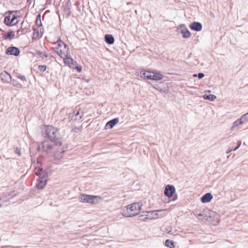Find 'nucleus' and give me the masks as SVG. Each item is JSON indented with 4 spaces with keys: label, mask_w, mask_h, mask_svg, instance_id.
Masks as SVG:
<instances>
[{
    "label": "nucleus",
    "mask_w": 248,
    "mask_h": 248,
    "mask_svg": "<svg viewBox=\"0 0 248 248\" xmlns=\"http://www.w3.org/2000/svg\"><path fill=\"white\" fill-rule=\"evenodd\" d=\"M43 133L45 138H47L51 141L55 142L56 145H62L59 131L57 128L52 125L45 126Z\"/></svg>",
    "instance_id": "1"
},
{
    "label": "nucleus",
    "mask_w": 248,
    "mask_h": 248,
    "mask_svg": "<svg viewBox=\"0 0 248 248\" xmlns=\"http://www.w3.org/2000/svg\"><path fill=\"white\" fill-rule=\"evenodd\" d=\"M126 211L124 210L123 215L125 217H133L138 215V213L130 214L128 212V209L131 211H139L141 210V205L140 203L135 202L126 206Z\"/></svg>",
    "instance_id": "2"
},
{
    "label": "nucleus",
    "mask_w": 248,
    "mask_h": 248,
    "mask_svg": "<svg viewBox=\"0 0 248 248\" xmlns=\"http://www.w3.org/2000/svg\"><path fill=\"white\" fill-rule=\"evenodd\" d=\"M98 198L96 196L81 194L79 197V201L84 203L96 204L98 202Z\"/></svg>",
    "instance_id": "3"
},
{
    "label": "nucleus",
    "mask_w": 248,
    "mask_h": 248,
    "mask_svg": "<svg viewBox=\"0 0 248 248\" xmlns=\"http://www.w3.org/2000/svg\"><path fill=\"white\" fill-rule=\"evenodd\" d=\"M84 116V112L81 109L75 110L70 113L68 116L69 121H76L79 120Z\"/></svg>",
    "instance_id": "4"
},
{
    "label": "nucleus",
    "mask_w": 248,
    "mask_h": 248,
    "mask_svg": "<svg viewBox=\"0 0 248 248\" xmlns=\"http://www.w3.org/2000/svg\"><path fill=\"white\" fill-rule=\"evenodd\" d=\"M177 31L178 33L183 35L184 38H188L190 37L191 34L185 24H181L177 28Z\"/></svg>",
    "instance_id": "5"
},
{
    "label": "nucleus",
    "mask_w": 248,
    "mask_h": 248,
    "mask_svg": "<svg viewBox=\"0 0 248 248\" xmlns=\"http://www.w3.org/2000/svg\"><path fill=\"white\" fill-rule=\"evenodd\" d=\"M175 191V188L173 186L168 185L165 188L164 194L166 196L170 198L172 197Z\"/></svg>",
    "instance_id": "6"
},
{
    "label": "nucleus",
    "mask_w": 248,
    "mask_h": 248,
    "mask_svg": "<svg viewBox=\"0 0 248 248\" xmlns=\"http://www.w3.org/2000/svg\"><path fill=\"white\" fill-rule=\"evenodd\" d=\"M39 149L41 148L46 152H49L52 149V145L48 141H43L41 145L38 147Z\"/></svg>",
    "instance_id": "7"
},
{
    "label": "nucleus",
    "mask_w": 248,
    "mask_h": 248,
    "mask_svg": "<svg viewBox=\"0 0 248 248\" xmlns=\"http://www.w3.org/2000/svg\"><path fill=\"white\" fill-rule=\"evenodd\" d=\"M17 11H15V12H16ZM15 11H8L5 13V18L4 23L7 25V26H12V21L11 20L12 18V14H14Z\"/></svg>",
    "instance_id": "8"
},
{
    "label": "nucleus",
    "mask_w": 248,
    "mask_h": 248,
    "mask_svg": "<svg viewBox=\"0 0 248 248\" xmlns=\"http://www.w3.org/2000/svg\"><path fill=\"white\" fill-rule=\"evenodd\" d=\"M6 53L8 55H11L17 56L19 55L20 53V50L16 47L11 46L8 47L6 49Z\"/></svg>",
    "instance_id": "9"
},
{
    "label": "nucleus",
    "mask_w": 248,
    "mask_h": 248,
    "mask_svg": "<svg viewBox=\"0 0 248 248\" xmlns=\"http://www.w3.org/2000/svg\"><path fill=\"white\" fill-rule=\"evenodd\" d=\"M197 217L199 220L205 222H210L211 218L210 215H207L204 212L197 214Z\"/></svg>",
    "instance_id": "10"
},
{
    "label": "nucleus",
    "mask_w": 248,
    "mask_h": 248,
    "mask_svg": "<svg viewBox=\"0 0 248 248\" xmlns=\"http://www.w3.org/2000/svg\"><path fill=\"white\" fill-rule=\"evenodd\" d=\"M0 78L3 82L10 83L12 81L11 75L5 71L1 73Z\"/></svg>",
    "instance_id": "11"
},
{
    "label": "nucleus",
    "mask_w": 248,
    "mask_h": 248,
    "mask_svg": "<svg viewBox=\"0 0 248 248\" xmlns=\"http://www.w3.org/2000/svg\"><path fill=\"white\" fill-rule=\"evenodd\" d=\"M202 24L199 22H193L189 25V27L192 30L196 31H201L202 29Z\"/></svg>",
    "instance_id": "12"
},
{
    "label": "nucleus",
    "mask_w": 248,
    "mask_h": 248,
    "mask_svg": "<svg viewBox=\"0 0 248 248\" xmlns=\"http://www.w3.org/2000/svg\"><path fill=\"white\" fill-rule=\"evenodd\" d=\"M37 181L36 186L38 188L42 189L46 186L47 182L46 177L39 178Z\"/></svg>",
    "instance_id": "13"
},
{
    "label": "nucleus",
    "mask_w": 248,
    "mask_h": 248,
    "mask_svg": "<svg viewBox=\"0 0 248 248\" xmlns=\"http://www.w3.org/2000/svg\"><path fill=\"white\" fill-rule=\"evenodd\" d=\"M119 121L118 118H114L108 121L106 124V129H111L114 127Z\"/></svg>",
    "instance_id": "14"
},
{
    "label": "nucleus",
    "mask_w": 248,
    "mask_h": 248,
    "mask_svg": "<svg viewBox=\"0 0 248 248\" xmlns=\"http://www.w3.org/2000/svg\"><path fill=\"white\" fill-rule=\"evenodd\" d=\"M212 198V195L210 193H207L201 197V201L202 203H207L210 202Z\"/></svg>",
    "instance_id": "15"
},
{
    "label": "nucleus",
    "mask_w": 248,
    "mask_h": 248,
    "mask_svg": "<svg viewBox=\"0 0 248 248\" xmlns=\"http://www.w3.org/2000/svg\"><path fill=\"white\" fill-rule=\"evenodd\" d=\"M140 77L144 79H152V72L151 71H142L140 73Z\"/></svg>",
    "instance_id": "16"
},
{
    "label": "nucleus",
    "mask_w": 248,
    "mask_h": 248,
    "mask_svg": "<svg viewBox=\"0 0 248 248\" xmlns=\"http://www.w3.org/2000/svg\"><path fill=\"white\" fill-rule=\"evenodd\" d=\"M35 174L39 178L46 177L47 174L42 168H38L35 170Z\"/></svg>",
    "instance_id": "17"
},
{
    "label": "nucleus",
    "mask_w": 248,
    "mask_h": 248,
    "mask_svg": "<svg viewBox=\"0 0 248 248\" xmlns=\"http://www.w3.org/2000/svg\"><path fill=\"white\" fill-rule=\"evenodd\" d=\"M105 40L108 45H112L114 42V38L111 34H106L105 36Z\"/></svg>",
    "instance_id": "18"
},
{
    "label": "nucleus",
    "mask_w": 248,
    "mask_h": 248,
    "mask_svg": "<svg viewBox=\"0 0 248 248\" xmlns=\"http://www.w3.org/2000/svg\"><path fill=\"white\" fill-rule=\"evenodd\" d=\"M152 79L155 80H161L163 78V75L159 72H152Z\"/></svg>",
    "instance_id": "19"
},
{
    "label": "nucleus",
    "mask_w": 248,
    "mask_h": 248,
    "mask_svg": "<svg viewBox=\"0 0 248 248\" xmlns=\"http://www.w3.org/2000/svg\"><path fill=\"white\" fill-rule=\"evenodd\" d=\"M55 52L57 53L61 58H64L65 57H67L68 55H66L62 50L58 49V47H56Z\"/></svg>",
    "instance_id": "20"
},
{
    "label": "nucleus",
    "mask_w": 248,
    "mask_h": 248,
    "mask_svg": "<svg viewBox=\"0 0 248 248\" xmlns=\"http://www.w3.org/2000/svg\"><path fill=\"white\" fill-rule=\"evenodd\" d=\"M15 36L14 32L13 31H9L6 33L4 36V39L11 40Z\"/></svg>",
    "instance_id": "21"
},
{
    "label": "nucleus",
    "mask_w": 248,
    "mask_h": 248,
    "mask_svg": "<svg viewBox=\"0 0 248 248\" xmlns=\"http://www.w3.org/2000/svg\"><path fill=\"white\" fill-rule=\"evenodd\" d=\"M203 98L205 100H208L210 101H214L216 98V96L214 94L210 95H204Z\"/></svg>",
    "instance_id": "22"
},
{
    "label": "nucleus",
    "mask_w": 248,
    "mask_h": 248,
    "mask_svg": "<svg viewBox=\"0 0 248 248\" xmlns=\"http://www.w3.org/2000/svg\"><path fill=\"white\" fill-rule=\"evenodd\" d=\"M64 151L62 152H57L54 154V157L55 159L60 160L62 158L63 153Z\"/></svg>",
    "instance_id": "23"
},
{
    "label": "nucleus",
    "mask_w": 248,
    "mask_h": 248,
    "mask_svg": "<svg viewBox=\"0 0 248 248\" xmlns=\"http://www.w3.org/2000/svg\"><path fill=\"white\" fill-rule=\"evenodd\" d=\"M244 123V121H242V119L240 118L237 119L233 123V126L232 128L238 126L240 124H242Z\"/></svg>",
    "instance_id": "24"
},
{
    "label": "nucleus",
    "mask_w": 248,
    "mask_h": 248,
    "mask_svg": "<svg viewBox=\"0 0 248 248\" xmlns=\"http://www.w3.org/2000/svg\"><path fill=\"white\" fill-rule=\"evenodd\" d=\"M74 62V60L72 58L67 57L64 59V62L65 64H67L69 66H70V64H73Z\"/></svg>",
    "instance_id": "25"
},
{
    "label": "nucleus",
    "mask_w": 248,
    "mask_h": 248,
    "mask_svg": "<svg viewBox=\"0 0 248 248\" xmlns=\"http://www.w3.org/2000/svg\"><path fill=\"white\" fill-rule=\"evenodd\" d=\"M23 24L24 22L22 23V26H23ZM26 32V31H25L24 29L21 27L20 29L17 30L16 34L18 36H19L22 34H25Z\"/></svg>",
    "instance_id": "26"
},
{
    "label": "nucleus",
    "mask_w": 248,
    "mask_h": 248,
    "mask_svg": "<svg viewBox=\"0 0 248 248\" xmlns=\"http://www.w3.org/2000/svg\"><path fill=\"white\" fill-rule=\"evenodd\" d=\"M165 245L166 247H169L170 248H171L174 247V242L172 241H170L169 239L166 240Z\"/></svg>",
    "instance_id": "27"
},
{
    "label": "nucleus",
    "mask_w": 248,
    "mask_h": 248,
    "mask_svg": "<svg viewBox=\"0 0 248 248\" xmlns=\"http://www.w3.org/2000/svg\"><path fill=\"white\" fill-rule=\"evenodd\" d=\"M17 18V16L14 15V14H12L11 20L12 21V25H16L18 23V20H16Z\"/></svg>",
    "instance_id": "28"
},
{
    "label": "nucleus",
    "mask_w": 248,
    "mask_h": 248,
    "mask_svg": "<svg viewBox=\"0 0 248 248\" xmlns=\"http://www.w3.org/2000/svg\"><path fill=\"white\" fill-rule=\"evenodd\" d=\"M62 46H64V48H66L67 46L64 43L61 39L59 40L58 41V46L56 47H58V49H59V47H62Z\"/></svg>",
    "instance_id": "29"
},
{
    "label": "nucleus",
    "mask_w": 248,
    "mask_h": 248,
    "mask_svg": "<svg viewBox=\"0 0 248 248\" xmlns=\"http://www.w3.org/2000/svg\"><path fill=\"white\" fill-rule=\"evenodd\" d=\"M241 119H242V121H244V123L248 121V112L243 115Z\"/></svg>",
    "instance_id": "30"
},
{
    "label": "nucleus",
    "mask_w": 248,
    "mask_h": 248,
    "mask_svg": "<svg viewBox=\"0 0 248 248\" xmlns=\"http://www.w3.org/2000/svg\"><path fill=\"white\" fill-rule=\"evenodd\" d=\"M12 83L14 86L17 87V88H21L22 85L20 83H19L17 81L15 80V79H13L12 81Z\"/></svg>",
    "instance_id": "31"
},
{
    "label": "nucleus",
    "mask_w": 248,
    "mask_h": 248,
    "mask_svg": "<svg viewBox=\"0 0 248 248\" xmlns=\"http://www.w3.org/2000/svg\"><path fill=\"white\" fill-rule=\"evenodd\" d=\"M237 144H238V145L237 146V147H235L234 149H232L230 150L229 151H228V152H227V153L229 154V153H231L232 151H236L237 149H238V148L240 146V145L241 144V141H238Z\"/></svg>",
    "instance_id": "32"
},
{
    "label": "nucleus",
    "mask_w": 248,
    "mask_h": 248,
    "mask_svg": "<svg viewBox=\"0 0 248 248\" xmlns=\"http://www.w3.org/2000/svg\"><path fill=\"white\" fill-rule=\"evenodd\" d=\"M37 54L40 56V57L44 58H47L48 57V55L45 52H42L39 51Z\"/></svg>",
    "instance_id": "33"
},
{
    "label": "nucleus",
    "mask_w": 248,
    "mask_h": 248,
    "mask_svg": "<svg viewBox=\"0 0 248 248\" xmlns=\"http://www.w3.org/2000/svg\"><path fill=\"white\" fill-rule=\"evenodd\" d=\"M38 69L39 70L42 72H44V71H45L46 70V66L45 65H40L38 67Z\"/></svg>",
    "instance_id": "34"
},
{
    "label": "nucleus",
    "mask_w": 248,
    "mask_h": 248,
    "mask_svg": "<svg viewBox=\"0 0 248 248\" xmlns=\"http://www.w3.org/2000/svg\"><path fill=\"white\" fill-rule=\"evenodd\" d=\"M16 77L19 79H20L22 81H27V78L24 76H22L21 75H17Z\"/></svg>",
    "instance_id": "35"
},
{
    "label": "nucleus",
    "mask_w": 248,
    "mask_h": 248,
    "mask_svg": "<svg viewBox=\"0 0 248 248\" xmlns=\"http://www.w3.org/2000/svg\"><path fill=\"white\" fill-rule=\"evenodd\" d=\"M204 77V74L202 73H199L198 74V77L199 79H201Z\"/></svg>",
    "instance_id": "36"
},
{
    "label": "nucleus",
    "mask_w": 248,
    "mask_h": 248,
    "mask_svg": "<svg viewBox=\"0 0 248 248\" xmlns=\"http://www.w3.org/2000/svg\"><path fill=\"white\" fill-rule=\"evenodd\" d=\"M154 88H155L156 90H158V91H159L160 92H162V89L158 86H155L154 87Z\"/></svg>",
    "instance_id": "37"
},
{
    "label": "nucleus",
    "mask_w": 248,
    "mask_h": 248,
    "mask_svg": "<svg viewBox=\"0 0 248 248\" xmlns=\"http://www.w3.org/2000/svg\"><path fill=\"white\" fill-rule=\"evenodd\" d=\"M76 69L77 70L78 72H81L82 70V67L80 66H76Z\"/></svg>",
    "instance_id": "38"
},
{
    "label": "nucleus",
    "mask_w": 248,
    "mask_h": 248,
    "mask_svg": "<svg viewBox=\"0 0 248 248\" xmlns=\"http://www.w3.org/2000/svg\"><path fill=\"white\" fill-rule=\"evenodd\" d=\"M16 153L18 154L19 155H20V152L18 150V148L16 149Z\"/></svg>",
    "instance_id": "39"
},
{
    "label": "nucleus",
    "mask_w": 248,
    "mask_h": 248,
    "mask_svg": "<svg viewBox=\"0 0 248 248\" xmlns=\"http://www.w3.org/2000/svg\"><path fill=\"white\" fill-rule=\"evenodd\" d=\"M38 19H39V16H38V17H37V19H36V23H37V25L40 26L39 22H38Z\"/></svg>",
    "instance_id": "40"
},
{
    "label": "nucleus",
    "mask_w": 248,
    "mask_h": 248,
    "mask_svg": "<svg viewBox=\"0 0 248 248\" xmlns=\"http://www.w3.org/2000/svg\"><path fill=\"white\" fill-rule=\"evenodd\" d=\"M9 247H11V246H4L1 247L0 248H9Z\"/></svg>",
    "instance_id": "41"
},
{
    "label": "nucleus",
    "mask_w": 248,
    "mask_h": 248,
    "mask_svg": "<svg viewBox=\"0 0 248 248\" xmlns=\"http://www.w3.org/2000/svg\"><path fill=\"white\" fill-rule=\"evenodd\" d=\"M155 211H150V212H149L148 213H154ZM143 213H148L147 212H143Z\"/></svg>",
    "instance_id": "42"
},
{
    "label": "nucleus",
    "mask_w": 248,
    "mask_h": 248,
    "mask_svg": "<svg viewBox=\"0 0 248 248\" xmlns=\"http://www.w3.org/2000/svg\"><path fill=\"white\" fill-rule=\"evenodd\" d=\"M39 16V19H39L40 25H41L42 23H41V19H40V16Z\"/></svg>",
    "instance_id": "43"
},
{
    "label": "nucleus",
    "mask_w": 248,
    "mask_h": 248,
    "mask_svg": "<svg viewBox=\"0 0 248 248\" xmlns=\"http://www.w3.org/2000/svg\"><path fill=\"white\" fill-rule=\"evenodd\" d=\"M193 76H194V77H197V76H198V75L194 74V75H193Z\"/></svg>",
    "instance_id": "44"
},
{
    "label": "nucleus",
    "mask_w": 248,
    "mask_h": 248,
    "mask_svg": "<svg viewBox=\"0 0 248 248\" xmlns=\"http://www.w3.org/2000/svg\"><path fill=\"white\" fill-rule=\"evenodd\" d=\"M2 206L1 204H0V207H1Z\"/></svg>",
    "instance_id": "45"
},
{
    "label": "nucleus",
    "mask_w": 248,
    "mask_h": 248,
    "mask_svg": "<svg viewBox=\"0 0 248 248\" xmlns=\"http://www.w3.org/2000/svg\"><path fill=\"white\" fill-rule=\"evenodd\" d=\"M162 210H158L157 211L158 212H159V211H161Z\"/></svg>",
    "instance_id": "46"
}]
</instances>
